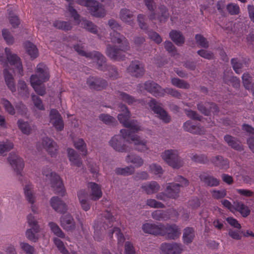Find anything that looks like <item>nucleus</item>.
<instances>
[{"label":"nucleus","instance_id":"nucleus-26","mask_svg":"<svg viewBox=\"0 0 254 254\" xmlns=\"http://www.w3.org/2000/svg\"><path fill=\"white\" fill-rule=\"evenodd\" d=\"M141 188L147 194L150 195L157 192L160 190V186L157 182L153 181L144 183Z\"/></svg>","mask_w":254,"mask_h":254},{"label":"nucleus","instance_id":"nucleus-45","mask_svg":"<svg viewBox=\"0 0 254 254\" xmlns=\"http://www.w3.org/2000/svg\"><path fill=\"white\" fill-rule=\"evenodd\" d=\"M196 44L201 47L207 49L209 47V43L207 39L200 34H197L194 37Z\"/></svg>","mask_w":254,"mask_h":254},{"label":"nucleus","instance_id":"nucleus-35","mask_svg":"<svg viewBox=\"0 0 254 254\" xmlns=\"http://www.w3.org/2000/svg\"><path fill=\"white\" fill-rule=\"evenodd\" d=\"M195 237V231L192 227H187L184 230L183 239L184 243L188 245L190 244Z\"/></svg>","mask_w":254,"mask_h":254},{"label":"nucleus","instance_id":"nucleus-62","mask_svg":"<svg viewBox=\"0 0 254 254\" xmlns=\"http://www.w3.org/2000/svg\"><path fill=\"white\" fill-rule=\"evenodd\" d=\"M197 53L201 57L207 60H212L214 58V54L209 51L201 49L197 51Z\"/></svg>","mask_w":254,"mask_h":254},{"label":"nucleus","instance_id":"nucleus-6","mask_svg":"<svg viewBox=\"0 0 254 254\" xmlns=\"http://www.w3.org/2000/svg\"><path fill=\"white\" fill-rule=\"evenodd\" d=\"M150 13L148 15V19L153 21L154 20H158L159 23H165L169 17V13L168 8L164 5H160L158 6L156 11L154 10L150 11Z\"/></svg>","mask_w":254,"mask_h":254},{"label":"nucleus","instance_id":"nucleus-36","mask_svg":"<svg viewBox=\"0 0 254 254\" xmlns=\"http://www.w3.org/2000/svg\"><path fill=\"white\" fill-rule=\"evenodd\" d=\"M115 233L118 239V243L119 245L122 246L125 242V238L121 230L117 227H114L109 232V237L111 238L113 237V234Z\"/></svg>","mask_w":254,"mask_h":254},{"label":"nucleus","instance_id":"nucleus-40","mask_svg":"<svg viewBox=\"0 0 254 254\" xmlns=\"http://www.w3.org/2000/svg\"><path fill=\"white\" fill-rule=\"evenodd\" d=\"M120 123L122 124L125 127L129 128L133 132H136L140 130V127L136 120H130L129 119H125V122Z\"/></svg>","mask_w":254,"mask_h":254},{"label":"nucleus","instance_id":"nucleus-34","mask_svg":"<svg viewBox=\"0 0 254 254\" xmlns=\"http://www.w3.org/2000/svg\"><path fill=\"white\" fill-rule=\"evenodd\" d=\"M153 219L157 221H165L170 218L168 210H156L151 213Z\"/></svg>","mask_w":254,"mask_h":254},{"label":"nucleus","instance_id":"nucleus-21","mask_svg":"<svg viewBox=\"0 0 254 254\" xmlns=\"http://www.w3.org/2000/svg\"><path fill=\"white\" fill-rule=\"evenodd\" d=\"M199 178L200 181L207 187H215L218 186L220 184L219 179L206 173L200 174Z\"/></svg>","mask_w":254,"mask_h":254},{"label":"nucleus","instance_id":"nucleus-20","mask_svg":"<svg viewBox=\"0 0 254 254\" xmlns=\"http://www.w3.org/2000/svg\"><path fill=\"white\" fill-rule=\"evenodd\" d=\"M166 234L167 239L176 240L181 235L180 229L176 224H167L165 225L164 235Z\"/></svg>","mask_w":254,"mask_h":254},{"label":"nucleus","instance_id":"nucleus-30","mask_svg":"<svg viewBox=\"0 0 254 254\" xmlns=\"http://www.w3.org/2000/svg\"><path fill=\"white\" fill-rule=\"evenodd\" d=\"M67 155L72 165L80 167L82 164V160L79 155L73 149L68 148Z\"/></svg>","mask_w":254,"mask_h":254},{"label":"nucleus","instance_id":"nucleus-19","mask_svg":"<svg viewBox=\"0 0 254 254\" xmlns=\"http://www.w3.org/2000/svg\"><path fill=\"white\" fill-rule=\"evenodd\" d=\"M50 122L57 130L61 131L64 129V123L61 115L59 112L53 109L50 113Z\"/></svg>","mask_w":254,"mask_h":254},{"label":"nucleus","instance_id":"nucleus-15","mask_svg":"<svg viewBox=\"0 0 254 254\" xmlns=\"http://www.w3.org/2000/svg\"><path fill=\"white\" fill-rule=\"evenodd\" d=\"M89 190L88 197L93 201L98 200L102 196V191L100 185L94 182H89L87 184Z\"/></svg>","mask_w":254,"mask_h":254},{"label":"nucleus","instance_id":"nucleus-8","mask_svg":"<svg viewBox=\"0 0 254 254\" xmlns=\"http://www.w3.org/2000/svg\"><path fill=\"white\" fill-rule=\"evenodd\" d=\"M151 109L156 114L164 123H168L171 121V117L167 112L161 107L162 104L158 102L155 99H152L148 103Z\"/></svg>","mask_w":254,"mask_h":254},{"label":"nucleus","instance_id":"nucleus-12","mask_svg":"<svg viewBox=\"0 0 254 254\" xmlns=\"http://www.w3.org/2000/svg\"><path fill=\"white\" fill-rule=\"evenodd\" d=\"M87 84L92 90L101 91L108 86L107 81L101 77H90L87 80Z\"/></svg>","mask_w":254,"mask_h":254},{"label":"nucleus","instance_id":"nucleus-16","mask_svg":"<svg viewBox=\"0 0 254 254\" xmlns=\"http://www.w3.org/2000/svg\"><path fill=\"white\" fill-rule=\"evenodd\" d=\"M91 14L97 17H103L105 15L103 8L99 6V2L94 0H88L86 6Z\"/></svg>","mask_w":254,"mask_h":254},{"label":"nucleus","instance_id":"nucleus-18","mask_svg":"<svg viewBox=\"0 0 254 254\" xmlns=\"http://www.w3.org/2000/svg\"><path fill=\"white\" fill-rule=\"evenodd\" d=\"M161 250L165 254H181L183 250L182 245L176 243H162Z\"/></svg>","mask_w":254,"mask_h":254},{"label":"nucleus","instance_id":"nucleus-56","mask_svg":"<svg viewBox=\"0 0 254 254\" xmlns=\"http://www.w3.org/2000/svg\"><path fill=\"white\" fill-rule=\"evenodd\" d=\"M237 209L240 212L243 217L248 216L250 213L249 208L243 203H238L237 205Z\"/></svg>","mask_w":254,"mask_h":254},{"label":"nucleus","instance_id":"nucleus-28","mask_svg":"<svg viewBox=\"0 0 254 254\" xmlns=\"http://www.w3.org/2000/svg\"><path fill=\"white\" fill-rule=\"evenodd\" d=\"M33 186L31 183H28L24 188V192L26 199L29 203L32 204L31 208L32 211L35 213V209L33 204L35 202V197L33 193Z\"/></svg>","mask_w":254,"mask_h":254},{"label":"nucleus","instance_id":"nucleus-5","mask_svg":"<svg viewBox=\"0 0 254 254\" xmlns=\"http://www.w3.org/2000/svg\"><path fill=\"white\" fill-rule=\"evenodd\" d=\"M162 157L163 160L173 168L178 169L183 165L182 160L176 150H166L162 154Z\"/></svg>","mask_w":254,"mask_h":254},{"label":"nucleus","instance_id":"nucleus-53","mask_svg":"<svg viewBox=\"0 0 254 254\" xmlns=\"http://www.w3.org/2000/svg\"><path fill=\"white\" fill-rule=\"evenodd\" d=\"M1 103L6 112L11 115H13L15 113V110L14 107L11 103L7 99L2 98L1 99Z\"/></svg>","mask_w":254,"mask_h":254},{"label":"nucleus","instance_id":"nucleus-1","mask_svg":"<svg viewBox=\"0 0 254 254\" xmlns=\"http://www.w3.org/2000/svg\"><path fill=\"white\" fill-rule=\"evenodd\" d=\"M42 174L46 177V180H50L51 187L55 193L64 196L65 193V190L60 176L55 172H51V170L48 167L43 168Z\"/></svg>","mask_w":254,"mask_h":254},{"label":"nucleus","instance_id":"nucleus-46","mask_svg":"<svg viewBox=\"0 0 254 254\" xmlns=\"http://www.w3.org/2000/svg\"><path fill=\"white\" fill-rule=\"evenodd\" d=\"M134 171V168L132 166H129L125 168H117L115 170V173L117 175L128 176L133 174Z\"/></svg>","mask_w":254,"mask_h":254},{"label":"nucleus","instance_id":"nucleus-57","mask_svg":"<svg viewBox=\"0 0 254 254\" xmlns=\"http://www.w3.org/2000/svg\"><path fill=\"white\" fill-rule=\"evenodd\" d=\"M164 46L166 50L171 55L175 56L177 54V49L171 42L165 41L164 43Z\"/></svg>","mask_w":254,"mask_h":254},{"label":"nucleus","instance_id":"nucleus-48","mask_svg":"<svg viewBox=\"0 0 254 254\" xmlns=\"http://www.w3.org/2000/svg\"><path fill=\"white\" fill-rule=\"evenodd\" d=\"M53 26L59 29L64 31H68L72 28V26L70 22L63 21L57 20L54 22Z\"/></svg>","mask_w":254,"mask_h":254},{"label":"nucleus","instance_id":"nucleus-47","mask_svg":"<svg viewBox=\"0 0 254 254\" xmlns=\"http://www.w3.org/2000/svg\"><path fill=\"white\" fill-rule=\"evenodd\" d=\"M106 70L108 71L107 75L110 78L112 79H116L120 77V74L118 68L116 66L112 65H108L105 68V70Z\"/></svg>","mask_w":254,"mask_h":254},{"label":"nucleus","instance_id":"nucleus-51","mask_svg":"<svg viewBox=\"0 0 254 254\" xmlns=\"http://www.w3.org/2000/svg\"><path fill=\"white\" fill-rule=\"evenodd\" d=\"M118 93L119 94L118 97L128 104H132L134 102L137 101L133 96L126 93L119 91Z\"/></svg>","mask_w":254,"mask_h":254},{"label":"nucleus","instance_id":"nucleus-58","mask_svg":"<svg viewBox=\"0 0 254 254\" xmlns=\"http://www.w3.org/2000/svg\"><path fill=\"white\" fill-rule=\"evenodd\" d=\"M111 147L116 151L121 152H127L130 149L127 144H110Z\"/></svg>","mask_w":254,"mask_h":254},{"label":"nucleus","instance_id":"nucleus-54","mask_svg":"<svg viewBox=\"0 0 254 254\" xmlns=\"http://www.w3.org/2000/svg\"><path fill=\"white\" fill-rule=\"evenodd\" d=\"M58 144H42L43 147L46 148L47 151L52 157L55 156L58 151Z\"/></svg>","mask_w":254,"mask_h":254},{"label":"nucleus","instance_id":"nucleus-38","mask_svg":"<svg viewBox=\"0 0 254 254\" xmlns=\"http://www.w3.org/2000/svg\"><path fill=\"white\" fill-rule=\"evenodd\" d=\"M119 108L121 112L118 116V119L120 122H125L126 119H130V114L126 105L121 104L119 105Z\"/></svg>","mask_w":254,"mask_h":254},{"label":"nucleus","instance_id":"nucleus-63","mask_svg":"<svg viewBox=\"0 0 254 254\" xmlns=\"http://www.w3.org/2000/svg\"><path fill=\"white\" fill-rule=\"evenodd\" d=\"M21 249L26 254H35V248L27 243L22 242L20 244Z\"/></svg>","mask_w":254,"mask_h":254},{"label":"nucleus","instance_id":"nucleus-44","mask_svg":"<svg viewBox=\"0 0 254 254\" xmlns=\"http://www.w3.org/2000/svg\"><path fill=\"white\" fill-rule=\"evenodd\" d=\"M171 83L179 88L189 89L190 88V85L187 81L178 78H172Z\"/></svg>","mask_w":254,"mask_h":254},{"label":"nucleus","instance_id":"nucleus-23","mask_svg":"<svg viewBox=\"0 0 254 254\" xmlns=\"http://www.w3.org/2000/svg\"><path fill=\"white\" fill-rule=\"evenodd\" d=\"M180 186L179 184L168 183L165 192L167 197L176 199L179 196Z\"/></svg>","mask_w":254,"mask_h":254},{"label":"nucleus","instance_id":"nucleus-27","mask_svg":"<svg viewBox=\"0 0 254 254\" xmlns=\"http://www.w3.org/2000/svg\"><path fill=\"white\" fill-rule=\"evenodd\" d=\"M61 224L63 228L67 231L73 230L75 228L74 219L72 216L69 214L62 216Z\"/></svg>","mask_w":254,"mask_h":254},{"label":"nucleus","instance_id":"nucleus-50","mask_svg":"<svg viewBox=\"0 0 254 254\" xmlns=\"http://www.w3.org/2000/svg\"><path fill=\"white\" fill-rule=\"evenodd\" d=\"M99 119L107 125H113L117 123L116 120L113 117L108 114H102L99 115Z\"/></svg>","mask_w":254,"mask_h":254},{"label":"nucleus","instance_id":"nucleus-37","mask_svg":"<svg viewBox=\"0 0 254 254\" xmlns=\"http://www.w3.org/2000/svg\"><path fill=\"white\" fill-rule=\"evenodd\" d=\"M25 49L28 54L33 59H35L38 57V50L36 46L30 41H27L25 43Z\"/></svg>","mask_w":254,"mask_h":254},{"label":"nucleus","instance_id":"nucleus-64","mask_svg":"<svg viewBox=\"0 0 254 254\" xmlns=\"http://www.w3.org/2000/svg\"><path fill=\"white\" fill-rule=\"evenodd\" d=\"M227 11L231 15H237L239 13V6L236 4L232 3H229L227 5Z\"/></svg>","mask_w":254,"mask_h":254},{"label":"nucleus","instance_id":"nucleus-17","mask_svg":"<svg viewBox=\"0 0 254 254\" xmlns=\"http://www.w3.org/2000/svg\"><path fill=\"white\" fill-rule=\"evenodd\" d=\"M144 89L155 97L164 96V89L153 81H147L144 83Z\"/></svg>","mask_w":254,"mask_h":254},{"label":"nucleus","instance_id":"nucleus-55","mask_svg":"<svg viewBox=\"0 0 254 254\" xmlns=\"http://www.w3.org/2000/svg\"><path fill=\"white\" fill-rule=\"evenodd\" d=\"M137 21L139 28L143 30L148 29V25L145 22V15L143 14H139L137 16Z\"/></svg>","mask_w":254,"mask_h":254},{"label":"nucleus","instance_id":"nucleus-60","mask_svg":"<svg viewBox=\"0 0 254 254\" xmlns=\"http://www.w3.org/2000/svg\"><path fill=\"white\" fill-rule=\"evenodd\" d=\"M2 35L8 44H12L14 43V38L8 29H3L2 30Z\"/></svg>","mask_w":254,"mask_h":254},{"label":"nucleus","instance_id":"nucleus-31","mask_svg":"<svg viewBox=\"0 0 254 254\" xmlns=\"http://www.w3.org/2000/svg\"><path fill=\"white\" fill-rule=\"evenodd\" d=\"M212 162L214 165L221 169L226 170L229 167V162L227 159H225L220 156H215L212 158Z\"/></svg>","mask_w":254,"mask_h":254},{"label":"nucleus","instance_id":"nucleus-43","mask_svg":"<svg viewBox=\"0 0 254 254\" xmlns=\"http://www.w3.org/2000/svg\"><path fill=\"white\" fill-rule=\"evenodd\" d=\"M7 59L9 64L14 65L18 70L19 72L21 73L23 70L20 59L16 54H13L10 57H8Z\"/></svg>","mask_w":254,"mask_h":254},{"label":"nucleus","instance_id":"nucleus-9","mask_svg":"<svg viewBox=\"0 0 254 254\" xmlns=\"http://www.w3.org/2000/svg\"><path fill=\"white\" fill-rule=\"evenodd\" d=\"M197 110L205 116H210L211 112L214 115H217L219 112V108L217 104L212 102H200L197 104Z\"/></svg>","mask_w":254,"mask_h":254},{"label":"nucleus","instance_id":"nucleus-7","mask_svg":"<svg viewBox=\"0 0 254 254\" xmlns=\"http://www.w3.org/2000/svg\"><path fill=\"white\" fill-rule=\"evenodd\" d=\"M27 222L31 228L26 231V236L29 240L36 242L38 240L37 234L40 231L39 226L32 214H29L27 216Z\"/></svg>","mask_w":254,"mask_h":254},{"label":"nucleus","instance_id":"nucleus-49","mask_svg":"<svg viewBox=\"0 0 254 254\" xmlns=\"http://www.w3.org/2000/svg\"><path fill=\"white\" fill-rule=\"evenodd\" d=\"M49 226L50 228L51 231L57 237L64 238L65 237V235L64 233L62 231L61 229L59 227V226L54 222H50L49 223Z\"/></svg>","mask_w":254,"mask_h":254},{"label":"nucleus","instance_id":"nucleus-24","mask_svg":"<svg viewBox=\"0 0 254 254\" xmlns=\"http://www.w3.org/2000/svg\"><path fill=\"white\" fill-rule=\"evenodd\" d=\"M77 196L82 209L87 211L90 208V203L88 200V194L84 189L77 192Z\"/></svg>","mask_w":254,"mask_h":254},{"label":"nucleus","instance_id":"nucleus-25","mask_svg":"<svg viewBox=\"0 0 254 254\" xmlns=\"http://www.w3.org/2000/svg\"><path fill=\"white\" fill-rule=\"evenodd\" d=\"M119 18L123 22L129 25L133 24L134 14L133 12L128 9H121L119 13Z\"/></svg>","mask_w":254,"mask_h":254},{"label":"nucleus","instance_id":"nucleus-52","mask_svg":"<svg viewBox=\"0 0 254 254\" xmlns=\"http://www.w3.org/2000/svg\"><path fill=\"white\" fill-rule=\"evenodd\" d=\"M17 125L19 128L23 133L29 134L30 133L31 128L28 122L18 120L17 121Z\"/></svg>","mask_w":254,"mask_h":254},{"label":"nucleus","instance_id":"nucleus-32","mask_svg":"<svg viewBox=\"0 0 254 254\" xmlns=\"http://www.w3.org/2000/svg\"><path fill=\"white\" fill-rule=\"evenodd\" d=\"M17 90L18 94L23 99H27L30 95L28 86L25 81L19 80L18 82Z\"/></svg>","mask_w":254,"mask_h":254},{"label":"nucleus","instance_id":"nucleus-10","mask_svg":"<svg viewBox=\"0 0 254 254\" xmlns=\"http://www.w3.org/2000/svg\"><path fill=\"white\" fill-rule=\"evenodd\" d=\"M142 229L145 233L153 235H164L165 225L162 223H146L142 225Z\"/></svg>","mask_w":254,"mask_h":254},{"label":"nucleus","instance_id":"nucleus-2","mask_svg":"<svg viewBox=\"0 0 254 254\" xmlns=\"http://www.w3.org/2000/svg\"><path fill=\"white\" fill-rule=\"evenodd\" d=\"M103 217L104 222L103 224L101 223L99 224L98 220L94 225V238L98 242L103 239L105 230L113 226L114 218L111 212L107 211Z\"/></svg>","mask_w":254,"mask_h":254},{"label":"nucleus","instance_id":"nucleus-39","mask_svg":"<svg viewBox=\"0 0 254 254\" xmlns=\"http://www.w3.org/2000/svg\"><path fill=\"white\" fill-rule=\"evenodd\" d=\"M126 161L127 163H131L133 164L137 168L141 167L144 162L143 160L141 157L133 154L127 155Z\"/></svg>","mask_w":254,"mask_h":254},{"label":"nucleus","instance_id":"nucleus-41","mask_svg":"<svg viewBox=\"0 0 254 254\" xmlns=\"http://www.w3.org/2000/svg\"><path fill=\"white\" fill-rule=\"evenodd\" d=\"M223 80L225 83L231 84L235 88H238L240 86V81L237 77L229 76L225 73H224Z\"/></svg>","mask_w":254,"mask_h":254},{"label":"nucleus","instance_id":"nucleus-11","mask_svg":"<svg viewBox=\"0 0 254 254\" xmlns=\"http://www.w3.org/2000/svg\"><path fill=\"white\" fill-rule=\"evenodd\" d=\"M7 160L17 174L21 176V172L24 167L23 160L14 152L9 154Z\"/></svg>","mask_w":254,"mask_h":254},{"label":"nucleus","instance_id":"nucleus-33","mask_svg":"<svg viewBox=\"0 0 254 254\" xmlns=\"http://www.w3.org/2000/svg\"><path fill=\"white\" fill-rule=\"evenodd\" d=\"M3 74L5 83L12 92L16 91V88L14 84V78L12 74L9 72L7 68L3 70Z\"/></svg>","mask_w":254,"mask_h":254},{"label":"nucleus","instance_id":"nucleus-22","mask_svg":"<svg viewBox=\"0 0 254 254\" xmlns=\"http://www.w3.org/2000/svg\"><path fill=\"white\" fill-rule=\"evenodd\" d=\"M50 203L51 206L57 212L63 213L65 212L67 210L66 204L58 196L52 197Z\"/></svg>","mask_w":254,"mask_h":254},{"label":"nucleus","instance_id":"nucleus-42","mask_svg":"<svg viewBox=\"0 0 254 254\" xmlns=\"http://www.w3.org/2000/svg\"><path fill=\"white\" fill-rule=\"evenodd\" d=\"M81 26L82 28L85 29L88 31L97 34V27L94 25L91 21L86 19H82L81 21Z\"/></svg>","mask_w":254,"mask_h":254},{"label":"nucleus","instance_id":"nucleus-4","mask_svg":"<svg viewBox=\"0 0 254 254\" xmlns=\"http://www.w3.org/2000/svg\"><path fill=\"white\" fill-rule=\"evenodd\" d=\"M129 50H126L117 45L108 44L106 54L111 60L116 61H123L126 60V53Z\"/></svg>","mask_w":254,"mask_h":254},{"label":"nucleus","instance_id":"nucleus-29","mask_svg":"<svg viewBox=\"0 0 254 254\" xmlns=\"http://www.w3.org/2000/svg\"><path fill=\"white\" fill-rule=\"evenodd\" d=\"M171 39L179 46H182L185 42V38L180 31L172 30L169 33Z\"/></svg>","mask_w":254,"mask_h":254},{"label":"nucleus","instance_id":"nucleus-13","mask_svg":"<svg viewBox=\"0 0 254 254\" xmlns=\"http://www.w3.org/2000/svg\"><path fill=\"white\" fill-rule=\"evenodd\" d=\"M127 70L132 76L136 78L142 77L145 72L143 64L137 60L131 61Z\"/></svg>","mask_w":254,"mask_h":254},{"label":"nucleus","instance_id":"nucleus-61","mask_svg":"<svg viewBox=\"0 0 254 254\" xmlns=\"http://www.w3.org/2000/svg\"><path fill=\"white\" fill-rule=\"evenodd\" d=\"M31 99L34 106L39 110H44L45 109L42 100L38 96L35 94H32Z\"/></svg>","mask_w":254,"mask_h":254},{"label":"nucleus","instance_id":"nucleus-59","mask_svg":"<svg viewBox=\"0 0 254 254\" xmlns=\"http://www.w3.org/2000/svg\"><path fill=\"white\" fill-rule=\"evenodd\" d=\"M146 204L151 208H163L165 206L162 202L157 201L154 199H148L146 200Z\"/></svg>","mask_w":254,"mask_h":254},{"label":"nucleus","instance_id":"nucleus-14","mask_svg":"<svg viewBox=\"0 0 254 254\" xmlns=\"http://www.w3.org/2000/svg\"><path fill=\"white\" fill-rule=\"evenodd\" d=\"M111 42L116 45H118V47L124 48L126 50H130V46L129 42L125 36L121 33L113 31L111 33Z\"/></svg>","mask_w":254,"mask_h":254},{"label":"nucleus","instance_id":"nucleus-3","mask_svg":"<svg viewBox=\"0 0 254 254\" xmlns=\"http://www.w3.org/2000/svg\"><path fill=\"white\" fill-rule=\"evenodd\" d=\"M36 72V74H33L30 77L31 84H42L43 82L49 80V69L44 64L40 63L37 65Z\"/></svg>","mask_w":254,"mask_h":254}]
</instances>
